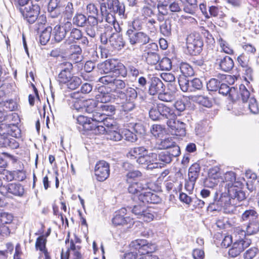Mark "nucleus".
I'll list each match as a JSON object with an SVG mask.
<instances>
[{"instance_id":"4468645a","label":"nucleus","mask_w":259,"mask_h":259,"mask_svg":"<svg viewBox=\"0 0 259 259\" xmlns=\"http://www.w3.org/2000/svg\"><path fill=\"white\" fill-rule=\"evenodd\" d=\"M94 122L95 127H94V133L95 134H102L105 132L108 133V131H111L109 128L114 129L115 127L113 124V121L111 119L107 118V117L102 121Z\"/></svg>"},{"instance_id":"f704fd0d","label":"nucleus","mask_w":259,"mask_h":259,"mask_svg":"<svg viewBox=\"0 0 259 259\" xmlns=\"http://www.w3.org/2000/svg\"><path fill=\"white\" fill-rule=\"evenodd\" d=\"M52 31V28L48 26L41 33L39 36L40 43L42 45H45L50 40Z\"/></svg>"},{"instance_id":"79ce46f5","label":"nucleus","mask_w":259,"mask_h":259,"mask_svg":"<svg viewBox=\"0 0 259 259\" xmlns=\"http://www.w3.org/2000/svg\"><path fill=\"white\" fill-rule=\"evenodd\" d=\"M148 82L146 78L144 76L140 77L138 79V86L136 89L139 92V95L145 93L147 90Z\"/></svg>"},{"instance_id":"69168bd1","label":"nucleus","mask_w":259,"mask_h":259,"mask_svg":"<svg viewBox=\"0 0 259 259\" xmlns=\"http://www.w3.org/2000/svg\"><path fill=\"white\" fill-rule=\"evenodd\" d=\"M158 51V48L157 45L156 43L152 42L146 46L143 55H146L147 53H157Z\"/></svg>"},{"instance_id":"0eeeda50","label":"nucleus","mask_w":259,"mask_h":259,"mask_svg":"<svg viewBox=\"0 0 259 259\" xmlns=\"http://www.w3.org/2000/svg\"><path fill=\"white\" fill-rule=\"evenodd\" d=\"M128 39L131 45H145L149 42L150 38L149 36L143 31L135 32L131 28L128 29L126 32Z\"/></svg>"},{"instance_id":"72a5a7b5","label":"nucleus","mask_w":259,"mask_h":259,"mask_svg":"<svg viewBox=\"0 0 259 259\" xmlns=\"http://www.w3.org/2000/svg\"><path fill=\"white\" fill-rule=\"evenodd\" d=\"M239 96L240 99L243 102L245 103L249 100L250 97H254L252 96L244 84H240L239 88Z\"/></svg>"},{"instance_id":"2eb2a0df","label":"nucleus","mask_w":259,"mask_h":259,"mask_svg":"<svg viewBox=\"0 0 259 259\" xmlns=\"http://www.w3.org/2000/svg\"><path fill=\"white\" fill-rule=\"evenodd\" d=\"M167 124L171 129L172 134L178 136H184L186 135V124L183 122L175 119L167 120Z\"/></svg>"},{"instance_id":"0e129e2a","label":"nucleus","mask_w":259,"mask_h":259,"mask_svg":"<svg viewBox=\"0 0 259 259\" xmlns=\"http://www.w3.org/2000/svg\"><path fill=\"white\" fill-rule=\"evenodd\" d=\"M123 133L124 134L125 139L127 141L135 142L138 139L137 135L128 130H124Z\"/></svg>"},{"instance_id":"bb28decb","label":"nucleus","mask_w":259,"mask_h":259,"mask_svg":"<svg viewBox=\"0 0 259 259\" xmlns=\"http://www.w3.org/2000/svg\"><path fill=\"white\" fill-rule=\"evenodd\" d=\"M161 119L163 118L168 119V120H173L176 118V114L170 108L163 104H159Z\"/></svg>"},{"instance_id":"c03bdc74","label":"nucleus","mask_w":259,"mask_h":259,"mask_svg":"<svg viewBox=\"0 0 259 259\" xmlns=\"http://www.w3.org/2000/svg\"><path fill=\"white\" fill-rule=\"evenodd\" d=\"M98 103L106 104L110 102L112 100L111 95L109 93L100 92L96 96Z\"/></svg>"},{"instance_id":"a18cd8bd","label":"nucleus","mask_w":259,"mask_h":259,"mask_svg":"<svg viewBox=\"0 0 259 259\" xmlns=\"http://www.w3.org/2000/svg\"><path fill=\"white\" fill-rule=\"evenodd\" d=\"M195 100L199 104L206 107L210 108L212 106V102L207 97L204 96H198L195 97Z\"/></svg>"},{"instance_id":"6e6d98bb","label":"nucleus","mask_w":259,"mask_h":259,"mask_svg":"<svg viewBox=\"0 0 259 259\" xmlns=\"http://www.w3.org/2000/svg\"><path fill=\"white\" fill-rule=\"evenodd\" d=\"M159 66L162 70H169L171 68V61L167 57H164L159 62Z\"/></svg>"},{"instance_id":"c756f323","label":"nucleus","mask_w":259,"mask_h":259,"mask_svg":"<svg viewBox=\"0 0 259 259\" xmlns=\"http://www.w3.org/2000/svg\"><path fill=\"white\" fill-rule=\"evenodd\" d=\"M125 82L119 79L115 78L111 87H110L111 91L115 93L118 97V92H123L125 87Z\"/></svg>"},{"instance_id":"e2e57ef3","label":"nucleus","mask_w":259,"mask_h":259,"mask_svg":"<svg viewBox=\"0 0 259 259\" xmlns=\"http://www.w3.org/2000/svg\"><path fill=\"white\" fill-rule=\"evenodd\" d=\"M191 92H194L196 90H201L203 84L201 80L195 78L191 80Z\"/></svg>"},{"instance_id":"338daca9","label":"nucleus","mask_w":259,"mask_h":259,"mask_svg":"<svg viewBox=\"0 0 259 259\" xmlns=\"http://www.w3.org/2000/svg\"><path fill=\"white\" fill-rule=\"evenodd\" d=\"M218 182L219 181L216 179L215 176L214 177H209L205 180L204 185L205 187L208 188H213L218 184Z\"/></svg>"},{"instance_id":"39448f33","label":"nucleus","mask_w":259,"mask_h":259,"mask_svg":"<svg viewBox=\"0 0 259 259\" xmlns=\"http://www.w3.org/2000/svg\"><path fill=\"white\" fill-rule=\"evenodd\" d=\"M98 112L93 113L92 118L94 121H102L105 119L107 116H111L114 114L116 108L114 105L106 103H99L97 106Z\"/></svg>"},{"instance_id":"680f3d73","label":"nucleus","mask_w":259,"mask_h":259,"mask_svg":"<svg viewBox=\"0 0 259 259\" xmlns=\"http://www.w3.org/2000/svg\"><path fill=\"white\" fill-rule=\"evenodd\" d=\"M158 99L164 102H171L175 99L173 94L169 92L160 93L158 94Z\"/></svg>"},{"instance_id":"b1692460","label":"nucleus","mask_w":259,"mask_h":259,"mask_svg":"<svg viewBox=\"0 0 259 259\" xmlns=\"http://www.w3.org/2000/svg\"><path fill=\"white\" fill-rule=\"evenodd\" d=\"M91 117H87L83 115L77 116V122L82 125V128L85 131H94L95 122L92 121Z\"/></svg>"},{"instance_id":"9d476101","label":"nucleus","mask_w":259,"mask_h":259,"mask_svg":"<svg viewBox=\"0 0 259 259\" xmlns=\"http://www.w3.org/2000/svg\"><path fill=\"white\" fill-rule=\"evenodd\" d=\"M72 28V24L70 22H66L64 25H57L52 29V39L56 42H60L63 40L66 36L67 32H68Z\"/></svg>"},{"instance_id":"37998d69","label":"nucleus","mask_w":259,"mask_h":259,"mask_svg":"<svg viewBox=\"0 0 259 259\" xmlns=\"http://www.w3.org/2000/svg\"><path fill=\"white\" fill-rule=\"evenodd\" d=\"M81 83V79L78 76H73L67 82L66 85L67 88L70 90H75Z\"/></svg>"},{"instance_id":"603ef678","label":"nucleus","mask_w":259,"mask_h":259,"mask_svg":"<svg viewBox=\"0 0 259 259\" xmlns=\"http://www.w3.org/2000/svg\"><path fill=\"white\" fill-rule=\"evenodd\" d=\"M3 140V146L5 147H9L12 149L19 147V143L14 138H4Z\"/></svg>"},{"instance_id":"3c124183","label":"nucleus","mask_w":259,"mask_h":259,"mask_svg":"<svg viewBox=\"0 0 259 259\" xmlns=\"http://www.w3.org/2000/svg\"><path fill=\"white\" fill-rule=\"evenodd\" d=\"M154 218V213L152 209L146 208L142 216L140 217V219L145 222H149L152 221Z\"/></svg>"},{"instance_id":"5701e85b","label":"nucleus","mask_w":259,"mask_h":259,"mask_svg":"<svg viewBox=\"0 0 259 259\" xmlns=\"http://www.w3.org/2000/svg\"><path fill=\"white\" fill-rule=\"evenodd\" d=\"M148 186L146 184H144L141 182H134L132 183L128 188L129 193L134 194V199L136 197L138 198L140 194L143 192L145 190H147Z\"/></svg>"},{"instance_id":"20e7f679","label":"nucleus","mask_w":259,"mask_h":259,"mask_svg":"<svg viewBox=\"0 0 259 259\" xmlns=\"http://www.w3.org/2000/svg\"><path fill=\"white\" fill-rule=\"evenodd\" d=\"M100 69L102 74H113L115 76L121 75L124 77L127 75L125 67L116 60H106L100 64Z\"/></svg>"},{"instance_id":"2f4dec72","label":"nucleus","mask_w":259,"mask_h":259,"mask_svg":"<svg viewBox=\"0 0 259 259\" xmlns=\"http://www.w3.org/2000/svg\"><path fill=\"white\" fill-rule=\"evenodd\" d=\"M110 45L115 49L120 50L124 46L123 38L119 35L112 36L109 39Z\"/></svg>"},{"instance_id":"6e6552de","label":"nucleus","mask_w":259,"mask_h":259,"mask_svg":"<svg viewBox=\"0 0 259 259\" xmlns=\"http://www.w3.org/2000/svg\"><path fill=\"white\" fill-rule=\"evenodd\" d=\"M94 171L97 180L103 182L109 177L110 165L104 160H100L96 163Z\"/></svg>"},{"instance_id":"dca6fc26","label":"nucleus","mask_w":259,"mask_h":259,"mask_svg":"<svg viewBox=\"0 0 259 259\" xmlns=\"http://www.w3.org/2000/svg\"><path fill=\"white\" fill-rule=\"evenodd\" d=\"M215 63L219 64L220 68L225 72L230 71L234 66V62L231 57L223 54H217Z\"/></svg>"},{"instance_id":"cd10ccee","label":"nucleus","mask_w":259,"mask_h":259,"mask_svg":"<svg viewBox=\"0 0 259 259\" xmlns=\"http://www.w3.org/2000/svg\"><path fill=\"white\" fill-rule=\"evenodd\" d=\"M171 20L167 19L160 25V31L163 36L169 37L171 35Z\"/></svg>"},{"instance_id":"bf43d9fd","label":"nucleus","mask_w":259,"mask_h":259,"mask_svg":"<svg viewBox=\"0 0 259 259\" xmlns=\"http://www.w3.org/2000/svg\"><path fill=\"white\" fill-rule=\"evenodd\" d=\"M72 75L71 72H60L58 75V81L60 83L66 84Z\"/></svg>"},{"instance_id":"13d9d810","label":"nucleus","mask_w":259,"mask_h":259,"mask_svg":"<svg viewBox=\"0 0 259 259\" xmlns=\"http://www.w3.org/2000/svg\"><path fill=\"white\" fill-rule=\"evenodd\" d=\"M13 220V216L7 212H3L0 210V223L1 225L10 223Z\"/></svg>"},{"instance_id":"aec40b11","label":"nucleus","mask_w":259,"mask_h":259,"mask_svg":"<svg viewBox=\"0 0 259 259\" xmlns=\"http://www.w3.org/2000/svg\"><path fill=\"white\" fill-rule=\"evenodd\" d=\"M259 231V221L258 219L248 222L246 227V231H244L237 228L235 230L236 233L244 237L246 234L247 235H252L257 233Z\"/></svg>"},{"instance_id":"8fccbe9b","label":"nucleus","mask_w":259,"mask_h":259,"mask_svg":"<svg viewBox=\"0 0 259 259\" xmlns=\"http://www.w3.org/2000/svg\"><path fill=\"white\" fill-rule=\"evenodd\" d=\"M190 81L187 79V77L180 76L179 83L181 89L184 92H191V87L189 86Z\"/></svg>"},{"instance_id":"4d7b16f0","label":"nucleus","mask_w":259,"mask_h":259,"mask_svg":"<svg viewBox=\"0 0 259 259\" xmlns=\"http://www.w3.org/2000/svg\"><path fill=\"white\" fill-rule=\"evenodd\" d=\"M123 136L118 132L115 130H111L108 131L107 133V139L114 141H120Z\"/></svg>"},{"instance_id":"f257e3e1","label":"nucleus","mask_w":259,"mask_h":259,"mask_svg":"<svg viewBox=\"0 0 259 259\" xmlns=\"http://www.w3.org/2000/svg\"><path fill=\"white\" fill-rule=\"evenodd\" d=\"M227 194H222L218 198V193L215 192L213 197L212 203H209L207 208L210 211H218L223 209L225 213L231 214L236 211L239 202L246 198L244 191H234L231 189Z\"/></svg>"},{"instance_id":"9b49d317","label":"nucleus","mask_w":259,"mask_h":259,"mask_svg":"<svg viewBox=\"0 0 259 259\" xmlns=\"http://www.w3.org/2000/svg\"><path fill=\"white\" fill-rule=\"evenodd\" d=\"M241 237L240 235L239 239L236 240L233 244L232 248L229 249L228 253L230 256L233 257L237 256L250 244V239H243Z\"/></svg>"},{"instance_id":"1a4fd4ad","label":"nucleus","mask_w":259,"mask_h":259,"mask_svg":"<svg viewBox=\"0 0 259 259\" xmlns=\"http://www.w3.org/2000/svg\"><path fill=\"white\" fill-rule=\"evenodd\" d=\"M20 11L24 18L29 23H33L38 18L40 12L39 6L37 4H31L24 9L20 8Z\"/></svg>"},{"instance_id":"c9c22d12","label":"nucleus","mask_w":259,"mask_h":259,"mask_svg":"<svg viewBox=\"0 0 259 259\" xmlns=\"http://www.w3.org/2000/svg\"><path fill=\"white\" fill-rule=\"evenodd\" d=\"M159 104H153L149 111V117L152 120H161Z\"/></svg>"},{"instance_id":"774afa93","label":"nucleus","mask_w":259,"mask_h":259,"mask_svg":"<svg viewBox=\"0 0 259 259\" xmlns=\"http://www.w3.org/2000/svg\"><path fill=\"white\" fill-rule=\"evenodd\" d=\"M143 22L142 20L138 18L135 19L132 23V28L134 31H139L143 28Z\"/></svg>"},{"instance_id":"58836bf2","label":"nucleus","mask_w":259,"mask_h":259,"mask_svg":"<svg viewBox=\"0 0 259 259\" xmlns=\"http://www.w3.org/2000/svg\"><path fill=\"white\" fill-rule=\"evenodd\" d=\"M73 24L78 27H83L87 22L86 16L82 14H76L73 18Z\"/></svg>"},{"instance_id":"864d4df0","label":"nucleus","mask_w":259,"mask_h":259,"mask_svg":"<svg viewBox=\"0 0 259 259\" xmlns=\"http://www.w3.org/2000/svg\"><path fill=\"white\" fill-rule=\"evenodd\" d=\"M220 81L216 78H211L207 83V89L210 91H217L220 87Z\"/></svg>"},{"instance_id":"de8ad7c7","label":"nucleus","mask_w":259,"mask_h":259,"mask_svg":"<svg viewBox=\"0 0 259 259\" xmlns=\"http://www.w3.org/2000/svg\"><path fill=\"white\" fill-rule=\"evenodd\" d=\"M115 74H108L100 77L98 79V81L103 84L109 85L110 88L115 78Z\"/></svg>"},{"instance_id":"052dcab7","label":"nucleus","mask_w":259,"mask_h":259,"mask_svg":"<svg viewBox=\"0 0 259 259\" xmlns=\"http://www.w3.org/2000/svg\"><path fill=\"white\" fill-rule=\"evenodd\" d=\"M248 108L250 112L253 114H257L258 113L259 109L256 100L254 97H250L249 100Z\"/></svg>"},{"instance_id":"423d86ee","label":"nucleus","mask_w":259,"mask_h":259,"mask_svg":"<svg viewBox=\"0 0 259 259\" xmlns=\"http://www.w3.org/2000/svg\"><path fill=\"white\" fill-rule=\"evenodd\" d=\"M186 44L188 49L193 55L200 53L203 46L202 38L197 33L190 34L187 38Z\"/></svg>"},{"instance_id":"a19ab883","label":"nucleus","mask_w":259,"mask_h":259,"mask_svg":"<svg viewBox=\"0 0 259 259\" xmlns=\"http://www.w3.org/2000/svg\"><path fill=\"white\" fill-rule=\"evenodd\" d=\"M200 170V167L198 163L193 164L189 168L188 178L197 180L199 175Z\"/></svg>"},{"instance_id":"f03ea898","label":"nucleus","mask_w":259,"mask_h":259,"mask_svg":"<svg viewBox=\"0 0 259 259\" xmlns=\"http://www.w3.org/2000/svg\"><path fill=\"white\" fill-rule=\"evenodd\" d=\"M100 11L102 16L105 17L106 21L109 24H113L115 21L113 14L118 15L121 19H125L126 17L125 6L118 0H113L107 6L105 2L101 3Z\"/></svg>"},{"instance_id":"7ed1b4c3","label":"nucleus","mask_w":259,"mask_h":259,"mask_svg":"<svg viewBox=\"0 0 259 259\" xmlns=\"http://www.w3.org/2000/svg\"><path fill=\"white\" fill-rule=\"evenodd\" d=\"M130 247L133 251L125 253L121 259H140L142 255L155 250V245L149 243L146 240L144 239L132 241Z\"/></svg>"},{"instance_id":"f8f14e48","label":"nucleus","mask_w":259,"mask_h":259,"mask_svg":"<svg viewBox=\"0 0 259 259\" xmlns=\"http://www.w3.org/2000/svg\"><path fill=\"white\" fill-rule=\"evenodd\" d=\"M224 183H225V188L229 192L231 189L234 191H243L240 186L241 184L236 181V174L233 171H228L224 176Z\"/></svg>"},{"instance_id":"7c9ffc66","label":"nucleus","mask_w":259,"mask_h":259,"mask_svg":"<svg viewBox=\"0 0 259 259\" xmlns=\"http://www.w3.org/2000/svg\"><path fill=\"white\" fill-rule=\"evenodd\" d=\"M258 219V214L253 209L246 210L242 214L241 219L242 221H248L249 222Z\"/></svg>"},{"instance_id":"09e8293b","label":"nucleus","mask_w":259,"mask_h":259,"mask_svg":"<svg viewBox=\"0 0 259 259\" xmlns=\"http://www.w3.org/2000/svg\"><path fill=\"white\" fill-rule=\"evenodd\" d=\"M219 42L222 50L224 53L229 55L233 54V50L228 42L220 38L219 39Z\"/></svg>"},{"instance_id":"ddd939ff","label":"nucleus","mask_w":259,"mask_h":259,"mask_svg":"<svg viewBox=\"0 0 259 259\" xmlns=\"http://www.w3.org/2000/svg\"><path fill=\"white\" fill-rule=\"evenodd\" d=\"M126 214V209L122 208L116 212V214L112 219V223L116 226L118 225H128L127 227H130L134 224L133 219L128 216H124Z\"/></svg>"},{"instance_id":"473e14b6","label":"nucleus","mask_w":259,"mask_h":259,"mask_svg":"<svg viewBox=\"0 0 259 259\" xmlns=\"http://www.w3.org/2000/svg\"><path fill=\"white\" fill-rule=\"evenodd\" d=\"M151 134L156 138H160L166 133V130L164 125L161 124H153L151 129Z\"/></svg>"},{"instance_id":"ea45409f","label":"nucleus","mask_w":259,"mask_h":259,"mask_svg":"<svg viewBox=\"0 0 259 259\" xmlns=\"http://www.w3.org/2000/svg\"><path fill=\"white\" fill-rule=\"evenodd\" d=\"M70 31V35L69 36V39L67 40L68 44H70V41L76 42V40H78L80 37L82 36V32L79 29L73 28L69 30Z\"/></svg>"},{"instance_id":"393cba45","label":"nucleus","mask_w":259,"mask_h":259,"mask_svg":"<svg viewBox=\"0 0 259 259\" xmlns=\"http://www.w3.org/2000/svg\"><path fill=\"white\" fill-rule=\"evenodd\" d=\"M81 103L83 106V111L91 113V117H92L94 113L98 112L97 106H98L99 103H98L97 100L90 99L83 101V102H81Z\"/></svg>"},{"instance_id":"412c9836","label":"nucleus","mask_w":259,"mask_h":259,"mask_svg":"<svg viewBox=\"0 0 259 259\" xmlns=\"http://www.w3.org/2000/svg\"><path fill=\"white\" fill-rule=\"evenodd\" d=\"M138 95H139V92L136 89L127 88L123 90V92H118V98L121 99L122 101H134L137 97Z\"/></svg>"},{"instance_id":"a878e982","label":"nucleus","mask_w":259,"mask_h":259,"mask_svg":"<svg viewBox=\"0 0 259 259\" xmlns=\"http://www.w3.org/2000/svg\"><path fill=\"white\" fill-rule=\"evenodd\" d=\"M156 155L151 153L147 154V153L140 155L137 159V162L140 164L147 165L149 168H154L153 167L154 165V159H155Z\"/></svg>"},{"instance_id":"4c0bfd02","label":"nucleus","mask_w":259,"mask_h":259,"mask_svg":"<svg viewBox=\"0 0 259 259\" xmlns=\"http://www.w3.org/2000/svg\"><path fill=\"white\" fill-rule=\"evenodd\" d=\"M146 62L149 65H153L156 64L160 60V57L158 53H147L146 55H143Z\"/></svg>"},{"instance_id":"f3484780","label":"nucleus","mask_w":259,"mask_h":259,"mask_svg":"<svg viewBox=\"0 0 259 259\" xmlns=\"http://www.w3.org/2000/svg\"><path fill=\"white\" fill-rule=\"evenodd\" d=\"M138 199L143 203H158L161 201V198L155 193L152 192L150 189L147 188L138 196Z\"/></svg>"},{"instance_id":"e433bc0d","label":"nucleus","mask_w":259,"mask_h":259,"mask_svg":"<svg viewBox=\"0 0 259 259\" xmlns=\"http://www.w3.org/2000/svg\"><path fill=\"white\" fill-rule=\"evenodd\" d=\"M180 69L181 72L182 74V76H191L194 74L192 67L187 63L182 62L181 63Z\"/></svg>"},{"instance_id":"a211bd4d","label":"nucleus","mask_w":259,"mask_h":259,"mask_svg":"<svg viewBox=\"0 0 259 259\" xmlns=\"http://www.w3.org/2000/svg\"><path fill=\"white\" fill-rule=\"evenodd\" d=\"M156 155L155 159H154V165L152 167H162L166 164L171 161L170 154L167 151L153 153Z\"/></svg>"},{"instance_id":"5fc2aeb1","label":"nucleus","mask_w":259,"mask_h":259,"mask_svg":"<svg viewBox=\"0 0 259 259\" xmlns=\"http://www.w3.org/2000/svg\"><path fill=\"white\" fill-rule=\"evenodd\" d=\"M47 240L43 236H41L38 237L35 243V247L36 249H39L40 251L42 252L47 251V249L46 247V243Z\"/></svg>"},{"instance_id":"4be33fe9","label":"nucleus","mask_w":259,"mask_h":259,"mask_svg":"<svg viewBox=\"0 0 259 259\" xmlns=\"http://www.w3.org/2000/svg\"><path fill=\"white\" fill-rule=\"evenodd\" d=\"M2 187L5 193L8 192L15 196H21L24 193L23 187L19 183H11L7 186Z\"/></svg>"},{"instance_id":"6ab92c4d","label":"nucleus","mask_w":259,"mask_h":259,"mask_svg":"<svg viewBox=\"0 0 259 259\" xmlns=\"http://www.w3.org/2000/svg\"><path fill=\"white\" fill-rule=\"evenodd\" d=\"M164 85L162 81L157 77L153 76L150 79L148 88V93L151 95H155L162 92Z\"/></svg>"},{"instance_id":"c85d7f7f","label":"nucleus","mask_w":259,"mask_h":259,"mask_svg":"<svg viewBox=\"0 0 259 259\" xmlns=\"http://www.w3.org/2000/svg\"><path fill=\"white\" fill-rule=\"evenodd\" d=\"M147 153V150L143 147H135L131 149L127 154V156L131 159H137L142 154Z\"/></svg>"},{"instance_id":"49530a36","label":"nucleus","mask_w":259,"mask_h":259,"mask_svg":"<svg viewBox=\"0 0 259 259\" xmlns=\"http://www.w3.org/2000/svg\"><path fill=\"white\" fill-rule=\"evenodd\" d=\"M48 10H55L57 12V14H61L63 9L61 6L60 0H50Z\"/></svg>"}]
</instances>
